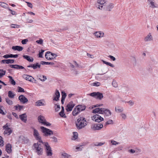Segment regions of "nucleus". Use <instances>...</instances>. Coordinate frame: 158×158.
Listing matches in <instances>:
<instances>
[{"mask_svg": "<svg viewBox=\"0 0 158 158\" xmlns=\"http://www.w3.org/2000/svg\"><path fill=\"white\" fill-rule=\"evenodd\" d=\"M3 141L2 139V138L0 136V145L3 146L4 145Z\"/></svg>", "mask_w": 158, "mask_h": 158, "instance_id": "51", "label": "nucleus"}, {"mask_svg": "<svg viewBox=\"0 0 158 158\" xmlns=\"http://www.w3.org/2000/svg\"><path fill=\"white\" fill-rule=\"evenodd\" d=\"M79 112H80L81 111H83L85 110L86 108L85 106V105H78L76 106Z\"/></svg>", "mask_w": 158, "mask_h": 158, "instance_id": "24", "label": "nucleus"}, {"mask_svg": "<svg viewBox=\"0 0 158 158\" xmlns=\"http://www.w3.org/2000/svg\"><path fill=\"white\" fill-rule=\"evenodd\" d=\"M23 106L19 105V104L14 106V108L15 110H18L19 111H20L23 108Z\"/></svg>", "mask_w": 158, "mask_h": 158, "instance_id": "29", "label": "nucleus"}, {"mask_svg": "<svg viewBox=\"0 0 158 158\" xmlns=\"http://www.w3.org/2000/svg\"><path fill=\"white\" fill-rule=\"evenodd\" d=\"M60 115L62 117L66 118V116L64 113V111H61V112L59 113Z\"/></svg>", "mask_w": 158, "mask_h": 158, "instance_id": "44", "label": "nucleus"}, {"mask_svg": "<svg viewBox=\"0 0 158 158\" xmlns=\"http://www.w3.org/2000/svg\"><path fill=\"white\" fill-rule=\"evenodd\" d=\"M51 53V52H47L45 54V57L46 59L48 60H52L54 59V58L53 57H48V54H49Z\"/></svg>", "mask_w": 158, "mask_h": 158, "instance_id": "32", "label": "nucleus"}, {"mask_svg": "<svg viewBox=\"0 0 158 158\" xmlns=\"http://www.w3.org/2000/svg\"><path fill=\"white\" fill-rule=\"evenodd\" d=\"M18 92H24L25 91L23 88L19 86L18 87Z\"/></svg>", "mask_w": 158, "mask_h": 158, "instance_id": "46", "label": "nucleus"}, {"mask_svg": "<svg viewBox=\"0 0 158 158\" xmlns=\"http://www.w3.org/2000/svg\"><path fill=\"white\" fill-rule=\"evenodd\" d=\"M96 7L98 8L101 10H102L103 9L104 6L102 5H101L100 3H98V2H97V3L96 4Z\"/></svg>", "mask_w": 158, "mask_h": 158, "instance_id": "38", "label": "nucleus"}, {"mask_svg": "<svg viewBox=\"0 0 158 158\" xmlns=\"http://www.w3.org/2000/svg\"><path fill=\"white\" fill-rule=\"evenodd\" d=\"M89 95L96 99L101 100L103 97V94L99 92H93L89 94Z\"/></svg>", "mask_w": 158, "mask_h": 158, "instance_id": "6", "label": "nucleus"}, {"mask_svg": "<svg viewBox=\"0 0 158 158\" xmlns=\"http://www.w3.org/2000/svg\"><path fill=\"white\" fill-rule=\"evenodd\" d=\"M3 129L5 130L4 132V134L7 135H10L12 132V130L6 124V125L3 127Z\"/></svg>", "mask_w": 158, "mask_h": 158, "instance_id": "8", "label": "nucleus"}, {"mask_svg": "<svg viewBox=\"0 0 158 158\" xmlns=\"http://www.w3.org/2000/svg\"><path fill=\"white\" fill-rule=\"evenodd\" d=\"M19 54L13 55L12 54H6L3 56V57L7 59L9 58H17L18 57Z\"/></svg>", "mask_w": 158, "mask_h": 158, "instance_id": "18", "label": "nucleus"}, {"mask_svg": "<svg viewBox=\"0 0 158 158\" xmlns=\"http://www.w3.org/2000/svg\"><path fill=\"white\" fill-rule=\"evenodd\" d=\"M6 102L9 105H11L13 104V102L10 100L9 98H6Z\"/></svg>", "mask_w": 158, "mask_h": 158, "instance_id": "36", "label": "nucleus"}, {"mask_svg": "<svg viewBox=\"0 0 158 158\" xmlns=\"http://www.w3.org/2000/svg\"><path fill=\"white\" fill-rule=\"evenodd\" d=\"M100 83L99 82L96 81L92 84V85L95 86H98L100 85Z\"/></svg>", "mask_w": 158, "mask_h": 158, "instance_id": "42", "label": "nucleus"}, {"mask_svg": "<svg viewBox=\"0 0 158 158\" xmlns=\"http://www.w3.org/2000/svg\"><path fill=\"white\" fill-rule=\"evenodd\" d=\"M98 3H100L101 5L104 6V5H106L107 1L104 0H98L97 1Z\"/></svg>", "mask_w": 158, "mask_h": 158, "instance_id": "37", "label": "nucleus"}, {"mask_svg": "<svg viewBox=\"0 0 158 158\" xmlns=\"http://www.w3.org/2000/svg\"><path fill=\"white\" fill-rule=\"evenodd\" d=\"M113 123V121L112 120H110L107 121L106 123V125H107L108 124H111Z\"/></svg>", "mask_w": 158, "mask_h": 158, "instance_id": "53", "label": "nucleus"}, {"mask_svg": "<svg viewBox=\"0 0 158 158\" xmlns=\"http://www.w3.org/2000/svg\"><path fill=\"white\" fill-rule=\"evenodd\" d=\"M28 41V40L27 39L23 40L22 41V43L23 44H26V43Z\"/></svg>", "mask_w": 158, "mask_h": 158, "instance_id": "60", "label": "nucleus"}, {"mask_svg": "<svg viewBox=\"0 0 158 158\" xmlns=\"http://www.w3.org/2000/svg\"><path fill=\"white\" fill-rule=\"evenodd\" d=\"M113 86L114 87H117L118 86V85L115 81H113L112 82Z\"/></svg>", "mask_w": 158, "mask_h": 158, "instance_id": "48", "label": "nucleus"}, {"mask_svg": "<svg viewBox=\"0 0 158 158\" xmlns=\"http://www.w3.org/2000/svg\"><path fill=\"white\" fill-rule=\"evenodd\" d=\"M6 71L0 69V78L2 77L5 74Z\"/></svg>", "mask_w": 158, "mask_h": 158, "instance_id": "39", "label": "nucleus"}, {"mask_svg": "<svg viewBox=\"0 0 158 158\" xmlns=\"http://www.w3.org/2000/svg\"><path fill=\"white\" fill-rule=\"evenodd\" d=\"M127 103H128L130 106H133L134 104V102L131 100L127 102Z\"/></svg>", "mask_w": 158, "mask_h": 158, "instance_id": "58", "label": "nucleus"}, {"mask_svg": "<svg viewBox=\"0 0 158 158\" xmlns=\"http://www.w3.org/2000/svg\"><path fill=\"white\" fill-rule=\"evenodd\" d=\"M38 120L39 123L47 126H50L51 124L46 121L45 117L42 115H40L38 117Z\"/></svg>", "mask_w": 158, "mask_h": 158, "instance_id": "4", "label": "nucleus"}, {"mask_svg": "<svg viewBox=\"0 0 158 158\" xmlns=\"http://www.w3.org/2000/svg\"><path fill=\"white\" fill-rule=\"evenodd\" d=\"M23 58L27 60V61L30 62H32L34 60V59L32 57H31L27 55H23Z\"/></svg>", "mask_w": 158, "mask_h": 158, "instance_id": "27", "label": "nucleus"}, {"mask_svg": "<svg viewBox=\"0 0 158 158\" xmlns=\"http://www.w3.org/2000/svg\"><path fill=\"white\" fill-rule=\"evenodd\" d=\"M147 132L146 129L144 128H141L140 131V133L141 135H144L146 134Z\"/></svg>", "mask_w": 158, "mask_h": 158, "instance_id": "33", "label": "nucleus"}, {"mask_svg": "<svg viewBox=\"0 0 158 158\" xmlns=\"http://www.w3.org/2000/svg\"><path fill=\"white\" fill-rule=\"evenodd\" d=\"M23 77L24 79L30 81H32L34 79V78L31 76L28 75L24 74Z\"/></svg>", "mask_w": 158, "mask_h": 158, "instance_id": "20", "label": "nucleus"}, {"mask_svg": "<svg viewBox=\"0 0 158 158\" xmlns=\"http://www.w3.org/2000/svg\"><path fill=\"white\" fill-rule=\"evenodd\" d=\"M75 104L72 101H70L67 105L66 108V110L67 112L70 111L72 110Z\"/></svg>", "mask_w": 158, "mask_h": 158, "instance_id": "9", "label": "nucleus"}, {"mask_svg": "<svg viewBox=\"0 0 158 158\" xmlns=\"http://www.w3.org/2000/svg\"><path fill=\"white\" fill-rule=\"evenodd\" d=\"M43 40L42 39H40L39 40H37L36 41V42L38 44H41L43 43Z\"/></svg>", "mask_w": 158, "mask_h": 158, "instance_id": "55", "label": "nucleus"}, {"mask_svg": "<svg viewBox=\"0 0 158 158\" xmlns=\"http://www.w3.org/2000/svg\"><path fill=\"white\" fill-rule=\"evenodd\" d=\"M111 142L112 145H116L119 144V143L114 140H111Z\"/></svg>", "mask_w": 158, "mask_h": 158, "instance_id": "47", "label": "nucleus"}, {"mask_svg": "<svg viewBox=\"0 0 158 158\" xmlns=\"http://www.w3.org/2000/svg\"><path fill=\"white\" fill-rule=\"evenodd\" d=\"M46 79V77L44 75L42 76V77L41 78H39V79H40V81H45Z\"/></svg>", "mask_w": 158, "mask_h": 158, "instance_id": "52", "label": "nucleus"}, {"mask_svg": "<svg viewBox=\"0 0 158 158\" xmlns=\"http://www.w3.org/2000/svg\"><path fill=\"white\" fill-rule=\"evenodd\" d=\"M104 7L103 9L109 11H110L114 7V4L113 3H110L109 5H104Z\"/></svg>", "mask_w": 158, "mask_h": 158, "instance_id": "13", "label": "nucleus"}, {"mask_svg": "<svg viewBox=\"0 0 158 158\" xmlns=\"http://www.w3.org/2000/svg\"><path fill=\"white\" fill-rule=\"evenodd\" d=\"M79 113L78 110L76 107L74 108L72 112L74 116L77 115Z\"/></svg>", "mask_w": 158, "mask_h": 158, "instance_id": "30", "label": "nucleus"}, {"mask_svg": "<svg viewBox=\"0 0 158 158\" xmlns=\"http://www.w3.org/2000/svg\"><path fill=\"white\" fill-rule=\"evenodd\" d=\"M104 143H105L100 142L98 143H97V144H94V145L95 146H101L103 145L104 144Z\"/></svg>", "mask_w": 158, "mask_h": 158, "instance_id": "59", "label": "nucleus"}, {"mask_svg": "<svg viewBox=\"0 0 158 158\" xmlns=\"http://www.w3.org/2000/svg\"><path fill=\"white\" fill-rule=\"evenodd\" d=\"M26 2V3H27V6L28 7H30L31 8H32L33 6H32V4L31 3L29 2Z\"/></svg>", "mask_w": 158, "mask_h": 158, "instance_id": "56", "label": "nucleus"}, {"mask_svg": "<svg viewBox=\"0 0 158 158\" xmlns=\"http://www.w3.org/2000/svg\"><path fill=\"white\" fill-rule=\"evenodd\" d=\"M14 60L13 59H5L2 60L1 61V63L3 64H12L14 62Z\"/></svg>", "mask_w": 158, "mask_h": 158, "instance_id": "19", "label": "nucleus"}, {"mask_svg": "<svg viewBox=\"0 0 158 158\" xmlns=\"http://www.w3.org/2000/svg\"><path fill=\"white\" fill-rule=\"evenodd\" d=\"M27 117L26 113H24L19 115V118L24 123L26 122Z\"/></svg>", "mask_w": 158, "mask_h": 158, "instance_id": "15", "label": "nucleus"}, {"mask_svg": "<svg viewBox=\"0 0 158 158\" xmlns=\"http://www.w3.org/2000/svg\"><path fill=\"white\" fill-rule=\"evenodd\" d=\"M3 107L2 106H0V114L2 115H5V113L3 111L2 109L3 108Z\"/></svg>", "mask_w": 158, "mask_h": 158, "instance_id": "49", "label": "nucleus"}, {"mask_svg": "<svg viewBox=\"0 0 158 158\" xmlns=\"http://www.w3.org/2000/svg\"><path fill=\"white\" fill-rule=\"evenodd\" d=\"M60 97V93L59 91L56 89L54 94L53 96V99L54 101H57Z\"/></svg>", "mask_w": 158, "mask_h": 158, "instance_id": "12", "label": "nucleus"}, {"mask_svg": "<svg viewBox=\"0 0 158 158\" xmlns=\"http://www.w3.org/2000/svg\"><path fill=\"white\" fill-rule=\"evenodd\" d=\"M102 110L103 108H98L93 110L92 112L94 113H98V114H102Z\"/></svg>", "mask_w": 158, "mask_h": 158, "instance_id": "23", "label": "nucleus"}, {"mask_svg": "<svg viewBox=\"0 0 158 158\" xmlns=\"http://www.w3.org/2000/svg\"><path fill=\"white\" fill-rule=\"evenodd\" d=\"M92 119L95 122L99 123L102 121H103L104 118L99 115L96 114L93 116Z\"/></svg>", "mask_w": 158, "mask_h": 158, "instance_id": "10", "label": "nucleus"}, {"mask_svg": "<svg viewBox=\"0 0 158 158\" xmlns=\"http://www.w3.org/2000/svg\"><path fill=\"white\" fill-rule=\"evenodd\" d=\"M44 50H41V52H39V57H40V58H43V54L44 53Z\"/></svg>", "mask_w": 158, "mask_h": 158, "instance_id": "50", "label": "nucleus"}, {"mask_svg": "<svg viewBox=\"0 0 158 158\" xmlns=\"http://www.w3.org/2000/svg\"><path fill=\"white\" fill-rule=\"evenodd\" d=\"M148 2L150 3V4H151L150 7L152 8L156 7L155 5V3L153 1V0H148Z\"/></svg>", "mask_w": 158, "mask_h": 158, "instance_id": "34", "label": "nucleus"}, {"mask_svg": "<svg viewBox=\"0 0 158 158\" xmlns=\"http://www.w3.org/2000/svg\"><path fill=\"white\" fill-rule=\"evenodd\" d=\"M62 94V99H65L66 96V94L64 91H62L61 92Z\"/></svg>", "mask_w": 158, "mask_h": 158, "instance_id": "43", "label": "nucleus"}, {"mask_svg": "<svg viewBox=\"0 0 158 158\" xmlns=\"http://www.w3.org/2000/svg\"><path fill=\"white\" fill-rule=\"evenodd\" d=\"M60 107L59 105H57L55 109L56 111H58L60 109Z\"/></svg>", "mask_w": 158, "mask_h": 158, "instance_id": "61", "label": "nucleus"}, {"mask_svg": "<svg viewBox=\"0 0 158 158\" xmlns=\"http://www.w3.org/2000/svg\"><path fill=\"white\" fill-rule=\"evenodd\" d=\"M132 61L135 64L136 63V60L135 57H132L131 58Z\"/></svg>", "mask_w": 158, "mask_h": 158, "instance_id": "63", "label": "nucleus"}, {"mask_svg": "<svg viewBox=\"0 0 158 158\" xmlns=\"http://www.w3.org/2000/svg\"><path fill=\"white\" fill-rule=\"evenodd\" d=\"M33 129L34 130L33 135L34 136L37 140H38L40 142L42 143L44 145L46 151L47 155L48 156H52V153L51 150V148L49 145L48 143H43L41 139V137L40 136V134L38 131L34 128H33Z\"/></svg>", "mask_w": 158, "mask_h": 158, "instance_id": "1", "label": "nucleus"}, {"mask_svg": "<svg viewBox=\"0 0 158 158\" xmlns=\"http://www.w3.org/2000/svg\"><path fill=\"white\" fill-rule=\"evenodd\" d=\"M40 65L39 64V63H37L35 64H34L33 68L35 69L37 68H40Z\"/></svg>", "mask_w": 158, "mask_h": 158, "instance_id": "40", "label": "nucleus"}, {"mask_svg": "<svg viewBox=\"0 0 158 158\" xmlns=\"http://www.w3.org/2000/svg\"><path fill=\"white\" fill-rule=\"evenodd\" d=\"M77 123H76L77 127L78 129H80L84 127L87 125V121L85 118L80 117L77 120Z\"/></svg>", "mask_w": 158, "mask_h": 158, "instance_id": "2", "label": "nucleus"}, {"mask_svg": "<svg viewBox=\"0 0 158 158\" xmlns=\"http://www.w3.org/2000/svg\"><path fill=\"white\" fill-rule=\"evenodd\" d=\"M153 40V38L151 33H149L144 38V40L145 42H148Z\"/></svg>", "mask_w": 158, "mask_h": 158, "instance_id": "16", "label": "nucleus"}, {"mask_svg": "<svg viewBox=\"0 0 158 158\" xmlns=\"http://www.w3.org/2000/svg\"><path fill=\"white\" fill-rule=\"evenodd\" d=\"M62 155L64 157V158H71L70 157V155L66 153H64L62 154Z\"/></svg>", "mask_w": 158, "mask_h": 158, "instance_id": "45", "label": "nucleus"}, {"mask_svg": "<svg viewBox=\"0 0 158 158\" xmlns=\"http://www.w3.org/2000/svg\"><path fill=\"white\" fill-rule=\"evenodd\" d=\"M121 115L122 118L124 119H125L127 118L126 115L124 113H122L121 114Z\"/></svg>", "mask_w": 158, "mask_h": 158, "instance_id": "57", "label": "nucleus"}, {"mask_svg": "<svg viewBox=\"0 0 158 158\" xmlns=\"http://www.w3.org/2000/svg\"><path fill=\"white\" fill-rule=\"evenodd\" d=\"M34 146L35 148L36 152L37 154L39 155H42L43 149L42 147V146H41V144H39V143H34Z\"/></svg>", "mask_w": 158, "mask_h": 158, "instance_id": "5", "label": "nucleus"}, {"mask_svg": "<svg viewBox=\"0 0 158 158\" xmlns=\"http://www.w3.org/2000/svg\"><path fill=\"white\" fill-rule=\"evenodd\" d=\"M9 66L12 68H14L16 69H25L23 66L18 64H10L9 65Z\"/></svg>", "mask_w": 158, "mask_h": 158, "instance_id": "17", "label": "nucleus"}, {"mask_svg": "<svg viewBox=\"0 0 158 158\" xmlns=\"http://www.w3.org/2000/svg\"><path fill=\"white\" fill-rule=\"evenodd\" d=\"M95 35L97 38H101L104 36V34L102 32L100 31L96 32L95 33Z\"/></svg>", "mask_w": 158, "mask_h": 158, "instance_id": "26", "label": "nucleus"}, {"mask_svg": "<svg viewBox=\"0 0 158 158\" xmlns=\"http://www.w3.org/2000/svg\"><path fill=\"white\" fill-rule=\"evenodd\" d=\"M19 99L20 102L24 104L28 102V99L23 95H21L19 97Z\"/></svg>", "mask_w": 158, "mask_h": 158, "instance_id": "14", "label": "nucleus"}, {"mask_svg": "<svg viewBox=\"0 0 158 158\" xmlns=\"http://www.w3.org/2000/svg\"><path fill=\"white\" fill-rule=\"evenodd\" d=\"M15 96V94H14L11 91H9L8 92V96L9 98H13Z\"/></svg>", "mask_w": 158, "mask_h": 158, "instance_id": "31", "label": "nucleus"}, {"mask_svg": "<svg viewBox=\"0 0 158 158\" xmlns=\"http://www.w3.org/2000/svg\"><path fill=\"white\" fill-rule=\"evenodd\" d=\"M12 49L15 50L21 51L23 50V48L21 46H14L12 47Z\"/></svg>", "mask_w": 158, "mask_h": 158, "instance_id": "28", "label": "nucleus"}, {"mask_svg": "<svg viewBox=\"0 0 158 158\" xmlns=\"http://www.w3.org/2000/svg\"><path fill=\"white\" fill-rule=\"evenodd\" d=\"M103 127V125L101 123L95 124L92 125L91 128L94 130H98L101 129Z\"/></svg>", "mask_w": 158, "mask_h": 158, "instance_id": "11", "label": "nucleus"}, {"mask_svg": "<svg viewBox=\"0 0 158 158\" xmlns=\"http://www.w3.org/2000/svg\"><path fill=\"white\" fill-rule=\"evenodd\" d=\"M40 128L41 130V131L44 134V135L45 136H50L53 134V131L43 126L41 127Z\"/></svg>", "mask_w": 158, "mask_h": 158, "instance_id": "3", "label": "nucleus"}, {"mask_svg": "<svg viewBox=\"0 0 158 158\" xmlns=\"http://www.w3.org/2000/svg\"><path fill=\"white\" fill-rule=\"evenodd\" d=\"M51 138L53 139L52 140L53 142H56L57 141V139L56 137L53 136V137H51Z\"/></svg>", "mask_w": 158, "mask_h": 158, "instance_id": "64", "label": "nucleus"}, {"mask_svg": "<svg viewBox=\"0 0 158 158\" xmlns=\"http://www.w3.org/2000/svg\"><path fill=\"white\" fill-rule=\"evenodd\" d=\"M108 57L113 61H115L116 60L115 58L112 56L110 55L108 56Z\"/></svg>", "mask_w": 158, "mask_h": 158, "instance_id": "62", "label": "nucleus"}, {"mask_svg": "<svg viewBox=\"0 0 158 158\" xmlns=\"http://www.w3.org/2000/svg\"><path fill=\"white\" fill-rule=\"evenodd\" d=\"M42 101L44 102L43 99H41L37 101L35 103V106H45L46 105L45 103L43 102Z\"/></svg>", "mask_w": 158, "mask_h": 158, "instance_id": "22", "label": "nucleus"}, {"mask_svg": "<svg viewBox=\"0 0 158 158\" xmlns=\"http://www.w3.org/2000/svg\"><path fill=\"white\" fill-rule=\"evenodd\" d=\"M40 64H42L51 65H53L54 63L53 62H46L44 61H41L40 62Z\"/></svg>", "mask_w": 158, "mask_h": 158, "instance_id": "35", "label": "nucleus"}, {"mask_svg": "<svg viewBox=\"0 0 158 158\" xmlns=\"http://www.w3.org/2000/svg\"><path fill=\"white\" fill-rule=\"evenodd\" d=\"M0 5L3 7H6L7 5L6 3L3 2H0Z\"/></svg>", "mask_w": 158, "mask_h": 158, "instance_id": "54", "label": "nucleus"}, {"mask_svg": "<svg viewBox=\"0 0 158 158\" xmlns=\"http://www.w3.org/2000/svg\"><path fill=\"white\" fill-rule=\"evenodd\" d=\"M11 145L10 143L7 144L6 146V152L10 153L11 152Z\"/></svg>", "mask_w": 158, "mask_h": 158, "instance_id": "21", "label": "nucleus"}, {"mask_svg": "<svg viewBox=\"0 0 158 158\" xmlns=\"http://www.w3.org/2000/svg\"><path fill=\"white\" fill-rule=\"evenodd\" d=\"M73 138L72 139H73L75 140L77 139L78 137V133L77 132H73Z\"/></svg>", "mask_w": 158, "mask_h": 158, "instance_id": "41", "label": "nucleus"}, {"mask_svg": "<svg viewBox=\"0 0 158 158\" xmlns=\"http://www.w3.org/2000/svg\"><path fill=\"white\" fill-rule=\"evenodd\" d=\"M123 111V107L117 106L115 107V111L118 113H120L122 112Z\"/></svg>", "mask_w": 158, "mask_h": 158, "instance_id": "25", "label": "nucleus"}, {"mask_svg": "<svg viewBox=\"0 0 158 158\" xmlns=\"http://www.w3.org/2000/svg\"><path fill=\"white\" fill-rule=\"evenodd\" d=\"M102 114H104L105 118H107L110 116L112 114L111 111L109 110L103 108Z\"/></svg>", "mask_w": 158, "mask_h": 158, "instance_id": "7", "label": "nucleus"}]
</instances>
